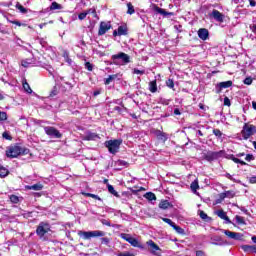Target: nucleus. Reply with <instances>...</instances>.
Instances as JSON below:
<instances>
[{
    "instance_id": "50",
    "label": "nucleus",
    "mask_w": 256,
    "mask_h": 256,
    "mask_svg": "<svg viewBox=\"0 0 256 256\" xmlns=\"http://www.w3.org/2000/svg\"><path fill=\"white\" fill-rule=\"evenodd\" d=\"M1 121H7V113L0 111V123Z\"/></svg>"
},
{
    "instance_id": "26",
    "label": "nucleus",
    "mask_w": 256,
    "mask_h": 256,
    "mask_svg": "<svg viewBox=\"0 0 256 256\" xmlns=\"http://www.w3.org/2000/svg\"><path fill=\"white\" fill-rule=\"evenodd\" d=\"M22 86L24 91H26V93H29V94L33 93V90L31 89V86H29V83H27V80H23Z\"/></svg>"
},
{
    "instance_id": "42",
    "label": "nucleus",
    "mask_w": 256,
    "mask_h": 256,
    "mask_svg": "<svg viewBox=\"0 0 256 256\" xmlns=\"http://www.w3.org/2000/svg\"><path fill=\"white\" fill-rule=\"evenodd\" d=\"M166 85H167V87H169V89H174V87H175V82H173V79H168V80L166 81Z\"/></svg>"
},
{
    "instance_id": "17",
    "label": "nucleus",
    "mask_w": 256,
    "mask_h": 256,
    "mask_svg": "<svg viewBox=\"0 0 256 256\" xmlns=\"http://www.w3.org/2000/svg\"><path fill=\"white\" fill-rule=\"evenodd\" d=\"M221 201H223L224 199H233V197H235V192L233 190H228L225 191L224 193H221L219 195Z\"/></svg>"
},
{
    "instance_id": "51",
    "label": "nucleus",
    "mask_w": 256,
    "mask_h": 256,
    "mask_svg": "<svg viewBox=\"0 0 256 256\" xmlns=\"http://www.w3.org/2000/svg\"><path fill=\"white\" fill-rule=\"evenodd\" d=\"M213 134H214L216 137H223V133H222L221 130H219V129H214V130H213Z\"/></svg>"
},
{
    "instance_id": "61",
    "label": "nucleus",
    "mask_w": 256,
    "mask_h": 256,
    "mask_svg": "<svg viewBox=\"0 0 256 256\" xmlns=\"http://www.w3.org/2000/svg\"><path fill=\"white\" fill-rule=\"evenodd\" d=\"M174 115H181V110H179V108H175Z\"/></svg>"
},
{
    "instance_id": "33",
    "label": "nucleus",
    "mask_w": 256,
    "mask_h": 256,
    "mask_svg": "<svg viewBox=\"0 0 256 256\" xmlns=\"http://www.w3.org/2000/svg\"><path fill=\"white\" fill-rule=\"evenodd\" d=\"M9 175V170L7 168L0 166V177H7Z\"/></svg>"
},
{
    "instance_id": "1",
    "label": "nucleus",
    "mask_w": 256,
    "mask_h": 256,
    "mask_svg": "<svg viewBox=\"0 0 256 256\" xmlns=\"http://www.w3.org/2000/svg\"><path fill=\"white\" fill-rule=\"evenodd\" d=\"M78 235H79V237H81V239H84V241H90V239H93L95 237H102L100 239L102 245L109 246V243H111V239L105 237V232H103L101 230L79 231Z\"/></svg>"
},
{
    "instance_id": "36",
    "label": "nucleus",
    "mask_w": 256,
    "mask_h": 256,
    "mask_svg": "<svg viewBox=\"0 0 256 256\" xmlns=\"http://www.w3.org/2000/svg\"><path fill=\"white\" fill-rule=\"evenodd\" d=\"M108 191H109V193L114 195V197H119V193L117 191H115V188L113 187V185L108 184Z\"/></svg>"
},
{
    "instance_id": "7",
    "label": "nucleus",
    "mask_w": 256,
    "mask_h": 256,
    "mask_svg": "<svg viewBox=\"0 0 256 256\" xmlns=\"http://www.w3.org/2000/svg\"><path fill=\"white\" fill-rule=\"evenodd\" d=\"M23 153V149L20 146H10L6 150V157H9L10 159H15V157H19Z\"/></svg>"
},
{
    "instance_id": "56",
    "label": "nucleus",
    "mask_w": 256,
    "mask_h": 256,
    "mask_svg": "<svg viewBox=\"0 0 256 256\" xmlns=\"http://www.w3.org/2000/svg\"><path fill=\"white\" fill-rule=\"evenodd\" d=\"M253 159H255V157H253V154H247L245 157L246 161H253Z\"/></svg>"
},
{
    "instance_id": "22",
    "label": "nucleus",
    "mask_w": 256,
    "mask_h": 256,
    "mask_svg": "<svg viewBox=\"0 0 256 256\" xmlns=\"http://www.w3.org/2000/svg\"><path fill=\"white\" fill-rule=\"evenodd\" d=\"M31 65H35V59L27 58L22 60V67H31Z\"/></svg>"
},
{
    "instance_id": "29",
    "label": "nucleus",
    "mask_w": 256,
    "mask_h": 256,
    "mask_svg": "<svg viewBox=\"0 0 256 256\" xmlns=\"http://www.w3.org/2000/svg\"><path fill=\"white\" fill-rule=\"evenodd\" d=\"M190 188L193 191V193H197V189H199V181L198 180H194L191 183Z\"/></svg>"
},
{
    "instance_id": "55",
    "label": "nucleus",
    "mask_w": 256,
    "mask_h": 256,
    "mask_svg": "<svg viewBox=\"0 0 256 256\" xmlns=\"http://www.w3.org/2000/svg\"><path fill=\"white\" fill-rule=\"evenodd\" d=\"M117 256H135V255L131 254L130 252H120L117 254Z\"/></svg>"
},
{
    "instance_id": "6",
    "label": "nucleus",
    "mask_w": 256,
    "mask_h": 256,
    "mask_svg": "<svg viewBox=\"0 0 256 256\" xmlns=\"http://www.w3.org/2000/svg\"><path fill=\"white\" fill-rule=\"evenodd\" d=\"M44 131L46 135L52 139H61V137H63V134H61V132H59V130L53 126H45Z\"/></svg>"
},
{
    "instance_id": "11",
    "label": "nucleus",
    "mask_w": 256,
    "mask_h": 256,
    "mask_svg": "<svg viewBox=\"0 0 256 256\" xmlns=\"http://www.w3.org/2000/svg\"><path fill=\"white\" fill-rule=\"evenodd\" d=\"M210 16H212L213 19L215 21H217L218 23H223V21L225 19V15H223V13L219 12V10H215V9L212 11Z\"/></svg>"
},
{
    "instance_id": "23",
    "label": "nucleus",
    "mask_w": 256,
    "mask_h": 256,
    "mask_svg": "<svg viewBox=\"0 0 256 256\" xmlns=\"http://www.w3.org/2000/svg\"><path fill=\"white\" fill-rule=\"evenodd\" d=\"M149 91L150 93H157V80L149 82Z\"/></svg>"
},
{
    "instance_id": "15",
    "label": "nucleus",
    "mask_w": 256,
    "mask_h": 256,
    "mask_svg": "<svg viewBox=\"0 0 256 256\" xmlns=\"http://www.w3.org/2000/svg\"><path fill=\"white\" fill-rule=\"evenodd\" d=\"M233 85V82L231 80L229 81H225V82H220L216 89H217V93H221V89H229V87H231Z\"/></svg>"
},
{
    "instance_id": "27",
    "label": "nucleus",
    "mask_w": 256,
    "mask_h": 256,
    "mask_svg": "<svg viewBox=\"0 0 256 256\" xmlns=\"http://www.w3.org/2000/svg\"><path fill=\"white\" fill-rule=\"evenodd\" d=\"M115 79H117V74L109 75L108 78H106L104 80V83H105V85H111V83H113V81H115Z\"/></svg>"
},
{
    "instance_id": "13",
    "label": "nucleus",
    "mask_w": 256,
    "mask_h": 256,
    "mask_svg": "<svg viewBox=\"0 0 256 256\" xmlns=\"http://www.w3.org/2000/svg\"><path fill=\"white\" fill-rule=\"evenodd\" d=\"M109 29H111V23L101 22L99 31H98V35H105V33H107V31H109Z\"/></svg>"
},
{
    "instance_id": "4",
    "label": "nucleus",
    "mask_w": 256,
    "mask_h": 256,
    "mask_svg": "<svg viewBox=\"0 0 256 256\" xmlns=\"http://www.w3.org/2000/svg\"><path fill=\"white\" fill-rule=\"evenodd\" d=\"M51 231V224L48 222H40L36 228V235L39 236V239L45 241V235Z\"/></svg>"
},
{
    "instance_id": "3",
    "label": "nucleus",
    "mask_w": 256,
    "mask_h": 256,
    "mask_svg": "<svg viewBox=\"0 0 256 256\" xmlns=\"http://www.w3.org/2000/svg\"><path fill=\"white\" fill-rule=\"evenodd\" d=\"M123 143V140L121 139H114V140H108L104 143L105 147H107L109 153H112V155H115V153L119 152V148L121 147V144Z\"/></svg>"
},
{
    "instance_id": "31",
    "label": "nucleus",
    "mask_w": 256,
    "mask_h": 256,
    "mask_svg": "<svg viewBox=\"0 0 256 256\" xmlns=\"http://www.w3.org/2000/svg\"><path fill=\"white\" fill-rule=\"evenodd\" d=\"M172 228L176 231V233H178V235H185V230L180 226H177V224H174Z\"/></svg>"
},
{
    "instance_id": "24",
    "label": "nucleus",
    "mask_w": 256,
    "mask_h": 256,
    "mask_svg": "<svg viewBox=\"0 0 256 256\" xmlns=\"http://www.w3.org/2000/svg\"><path fill=\"white\" fill-rule=\"evenodd\" d=\"M169 207H171V203L169 202V200H162L159 203V208L160 209L166 210V209H169Z\"/></svg>"
},
{
    "instance_id": "52",
    "label": "nucleus",
    "mask_w": 256,
    "mask_h": 256,
    "mask_svg": "<svg viewBox=\"0 0 256 256\" xmlns=\"http://www.w3.org/2000/svg\"><path fill=\"white\" fill-rule=\"evenodd\" d=\"M3 139H7L8 141H11L13 138L11 137V135H9V132H4L2 134Z\"/></svg>"
},
{
    "instance_id": "8",
    "label": "nucleus",
    "mask_w": 256,
    "mask_h": 256,
    "mask_svg": "<svg viewBox=\"0 0 256 256\" xmlns=\"http://www.w3.org/2000/svg\"><path fill=\"white\" fill-rule=\"evenodd\" d=\"M121 239H124V241H127V243H130V245H132V247H139L141 248V245L139 244V240H137L136 238L132 237L131 234H126V233H122L120 235Z\"/></svg>"
},
{
    "instance_id": "40",
    "label": "nucleus",
    "mask_w": 256,
    "mask_h": 256,
    "mask_svg": "<svg viewBox=\"0 0 256 256\" xmlns=\"http://www.w3.org/2000/svg\"><path fill=\"white\" fill-rule=\"evenodd\" d=\"M199 215H200V218L203 219V221H211V218H209L207 213H205L204 211H200Z\"/></svg>"
},
{
    "instance_id": "37",
    "label": "nucleus",
    "mask_w": 256,
    "mask_h": 256,
    "mask_svg": "<svg viewBox=\"0 0 256 256\" xmlns=\"http://www.w3.org/2000/svg\"><path fill=\"white\" fill-rule=\"evenodd\" d=\"M89 13H91V9L85 11V12H82L78 15V19L80 21H83V19H85L87 17V15H89Z\"/></svg>"
},
{
    "instance_id": "30",
    "label": "nucleus",
    "mask_w": 256,
    "mask_h": 256,
    "mask_svg": "<svg viewBox=\"0 0 256 256\" xmlns=\"http://www.w3.org/2000/svg\"><path fill=\"white\" fill-rule=\"evenodd\" d=\"M235 221L238 225H247V223L245 222V218H243L242 216L236 215Z\"/></svg>"
},
{
    "instance_id": "16",
    "label": "nucleus",
    "mask_w": 256,
    "mask_h": 256,
    "mask_svg": "<svg viewBox=\"0 0 256 256\" xmlns=\"http://www.w3.org/2000/svg\"><path fill=\"white\" fill-rule=\"evenodd\" d=\"M198 37L202 41H207V39H209V30H207L206 28H200L198 30Z\"/></svg>"
},
{
    "instance_id": "12",
    "label": "nucleus",
    "mask_w": 256,
    "mask_h": 256,
    "mask_svg": "<svg viewBox=\"0 0 256 256\" xmlns=\"http://www.w3.org/2000/svg\"><path fill=\"white\" fill-rule=\"evenodd\" d=\"M221 157V152L209 151L205 154L206 161H215Z\"/></svg>"
},
{
    "instance_id": "32",
    "label": "nucleus",
    "mask_w": 256,
    "mask_h": 256,
    "mask_svg": "<svg viewBox=\"0 0 256 256\" xmlns=\"http://www.w3.org/2000/svg\"><path fill=\"white\" fill-rule=\"evenodd\" d=\"M118 35L121 37L122 35H127V27L119 26L118 27Z\"/></svg>"
},
{
    "instance_id": "44",
    "label": "nucleus",
    "mask_w": 256,
    "mask_h": 256,
    "mask_svg": "<svg viewBox=\"0 0 256 256\" xmlns=\"http://www.w3.org/2000/svg\"><path fill=\"white\" fill-rule=\"evenodd\" d=\"M162 221H164V223H167L168 225H170V227H173L175 225V222H173V220L169 219V218H162Z\"/></svg>"
},
{
    "instance_id": "48",
    "label": "nucleus",
    "mask_w": 256,
    "mask_h": 256,
    "mask_svg": "<svg viewBox=\"0 0 256 256\" xmlns=\"http://www.w3.org/2000/svg\"><path fill=\"white\" fill-rule=\"evenodd\" d=\"M244 85H251L253 83V78L252 77H247L243 81Z\"/></svg>"
},
{
    "instance_id": "10",
    "label": "nucleus",
    "mask_w": 256,
    "mask_h": 256,
    "mask_svg": "<svg viewBox=\"0 0 256 256\" xmlns=\"http://www.w3.org/2000/svg\"><path fill=\"white\" fill-rule=\"evenodd\" d=\"M146 244L148 245L149 250L152 253V255H159V253H157V251H161V248H159V246L155 242H153V240L147 241Z\"/></svg>"
},
{
    "instance_id": "18",
    "label": "nucleus",
    "mask_w": 256,
    "mask_h": 256,
    "mask_svg": "<svg viewBox=\"0 0 256 256\" xmlns=\"http://www.w3.org/2000/svg\"><path fill=\"white\" fill-rule=\"evenodd\" d=\"M154 135L155 137H157V139H159V141H164V142L167 141V133L161 130H155Z\"/></svg>"
},
{
    "instance_id": "58",
    "label": "nucleus",
    "mask_w": 256,
    "mask_h": 256,
    "mask_svg": "<svg viewBox=\"0 0 256 256\" xmlns=\"http://www.w3.org/2000/svg\"><path fill=\"white\" fill-rule=\"evenodd\" d=\"M250 29L254 35H256V24L250 25Z\"/></svg>"
},
{
    "instance_id": "25",
    "label": "nucleus",
    "mask_w": 256,
    "mask_h": 256,
    "mask_svg": "<svg viewBox=\"0 0 256 256\" xmlns=\"http://www.w3.org/2000/svg\"><path fill=\"white\" fill-rule=\"evenodd\" d=\"M63 9V6L57 2H52L50 5V11H57Z\"/></svg>"
},
{
    "instance_id": "21",
    "label": "nucleus",
    "mask_w": 256,
    "mask_h": 256,
    "mask_svg": "<svg viewBox=\"0 0 256 256\" xmlns=\"http://www.w3.org/2000/svg\"><path fill=\"white\" fill-rule=\"evenodd\" d=\"M25 187L29 191H41L43 189V184L37 183V184L31 185V186L27 185Z\"/></svg>"
},
{
    "instance_id": "49",
    "label": "nucleus",
    "mask_w": 256,
    "mask_h": 256,
    "mask_svg": "<svg viewBox=\"0 0 256 256\" xmlns=\"http://www.w3.org/2000/svg\"><path fill=\"white\" fill-rule=\"evenodd\" d=\"M133 73L134 75H145V70H139L137 68H134Z\"/></svg>"
},
{
    "instance_id": "63",
    "label": "nucleus",
    "mask_w": 256,
    "mask_h": 256,
    "mask_svg": "<svg viewBox=\"0 0 256 256\" xmlns=\"http://www.w3.org/2000/svg\"><path fill=\"white\" fill-rule=\"evenodd\" d=\"M197 135H199V137H203V132H201V130H198Z\"/></svg>"
},
{
    "instance_id": "64",
    "label": "nucleus",
    "mask_w": 256,
    "mask_h": 256,
    "mask_svg": "<svg viewBox=\"0 0 256 256\" xmlns=\"http://www.w3.org/2000/svg\"><path fill=\"white\" fill-rule=\"evenodd\" d=\"M252 107H253V109H255V111H256V102H255V101L252 102Z\"/></svg>"
},
{
    "instance_id": "9",
    "label": "nucleus",
    "mask_w": 256,
    "mask_h": 256,
    "mask_svg": "<svg viewBox=\"0 0 256 256\" xmlns=\"http://www.w3.org/2000/svg\"><path fill=\"white\" fill-rule=\"evenodd\" d=\"M222 233L226 235V237H229V239H234V241H241L243 239V234L239 232H231L229 230H222Z\"/></svg>"
},
{
    "instance_id": "35",
    "label": "nucleus",
    "mask_w": 256,
    "mask_h": 256,
    "mask_svg": "<svg viewBox=\"0 0 256 256\" xmlns=\"http://www.w3.org/2000/svg\"><path fill=\"white\" fill-rule=\"evenodd\" d=\"M16 9H18V11L24 15L27 13V8L23 7V5H21L19 2L16 3Z\"/></svg>"
},
{
    "instance_id": "60",
    "label": "nucleus",
    "mask_w": 256,
    "mask_h": 256,
    "mask_svg": "<svg viewBox=\"0 0 256 256\" xmlns=\"http://www.w3.org/2000/svg\"><path fill=\"white\" fill-rule=\"evenodd\" d=\"M249 183L255 184L256 183V176H252L249 178Z\"/></svg>"
},
{
    "instance_id": "34",
    "label": "nucleus",
    "mask_w": 256,
    "mask_h": 256,
    "mask_svg": "<svg viewBox=\"0 0 256 256\" xmlns=\"http://www.w3.org/2000/svg\"><path fill=\"white\" fill-rule=\"evenodd\" d=\"M63 57L68 65H71V63H73V60L69 58V52L67 50L63 52Z\"/></svg>"
},
{
    "instance_id": "28",
    "label": "nucleus",
    "mask_w": 256,
    "mask_h": 256,
    "mask_svg": "<svg viewBox=\"0 0 256 256\" xmlns=\"http://www.w3.org/2000/svg\"><path fill=\"white\" fill-rule=\"evenodd\" d=\"M145 199H148V201H157V196H155V193L147 192L144 195Z\"/></svg>"
},
{
    "instance_id": "5",
    "label": "nucleus",
    "mask_w": 256,
    "mask_h": 256,
    "mask_svg": "<svg viewBox=\"0 0 256 256\" xmlns=\"http://www.w3.org/2000/svg\"><path fill=\"white\" fill-rule=\"evenodd\" d=\"M256 133V126L255 125H249V124H245L243 126V129L241 131V135L242 138L247 141V139H249V137L255 135Z\"/></svg>"
},
{
    "instance_id": "62",
    "label": "nucleus",
    "mask_w": 256,
    "mask_h": 256,
    "mask_svg": "<svg viewBox=\"0 0 256 256\" xmlns=\"http://www.w3.org/2000/svg\"><path fill=\"white\" fill-rule=\"evenodd\" d=\"M250 6L255 7L256 6V1L255 0H249Z\"/></svg>"
},
{
    "instance_id": "54",
    "label": "nucleus",
    "mask_w": 256,
    "mask_h": 256,
    "mask_svg": "<svg viewBox=\"0 0 256 256\" xmlns=\"http://www.w3.org/2000/svg\"><path fill=\"white\" fill-rule=\"evenodd\" d=\"M224 105H226V107H231V100L229 97L224 98Z\"/></svg>"
},
{
    "instance_id": "45",
    "label": "nucleus",
    "mask_w": 256,
    "mask_h": 256,
    "mask_svg": "<svg viewBox=\"0 0 256 256\" xmlns=\"http://www.w3.org/2000/svg\"><path fill=\"white\" fill-rule=\"evenodd\" d=\"M84 195L86 197H91L92 199H97L98 201H101V198L95 194H91V193H84Z\"/></svg>"
},
{
    "instance_id": "47",
    "label": "nucleus",
    "mask_w": 256,
    "mask_h": 256,
    "mask_svg": "<svg viewBox=\"0 0 256 256\" xmlns=\"http://www.w3.org/2000/svg\"><path fill=\"white\" fill-rule=\"evenodd\" d=\"M232 161H234V163H240V165H247L246 163H245V161H242V160H240L239 158H236V157H234V156H232Z\"/></svg>"
},
{
    "instance_id": "53",
    "label": "nucleus",
    "mask_w": 256,
    "mask_h": 256,
    "mask_svg": "<svg viewBox=\"0 0 256 256\" xmlns=\"http://www.w3.org/2000/svg\"><path fill=\"white\" fill-rule=\"evenodd\" d=\"M85 69H87V71H93V64H91L90 62H86Z\"/></svg>"
},
{
    "instance_id": "41",
    "label": "nucleus",
    "mask_w": 256,
    "mask_h": 256,
    "mask_svg": "<svg viewBox=\"0 0 256 256\" xmlns=\"http://www.w3.org/2000/svg\"><path fill=\"white\" fill-rule=\"evenodd\" d=\"M58 94H59V89L57 88V86H54L50 92V97H56V95Z\"/></svg>"
},
{
    "instance_id": "38",
    "label": "nucleus",
    "mask_w": 256,
    "mask_h": 256,
    "mask_svg": "<svg viewBox=\"0 0 256 256\" xmlns=\"http://www.w3.org/2000/svg\"><path fill=\"white\" fill-rule=\"evenodd\" d=\"M127 8L128 15H133V13H135V8L133 7V4H131V2L127 3Z\"/></svg>"
},
{
    "instance_id": "20",
    "label": "nucleus",
    "mask_w": 256,
    "mask_h": 256,
    "mask_svg": "<svg viewBox=\"0 0 256 256\" xmlns=\"http://www.w3.org/2000/svg\"><path fill=\"white\" fill-rule=\"evenodd\" d=\"M97 139H99V135L97 133L88 132L85 135L86 141H97Z\"/></svg>"
},
{
    "instance_id": "39",
    "label": "nucleus",
    "mask_w": 256,
    "mask_h": 256,
    "mask_svg": "<svg viewBox=\"0 0 256 256\" xmlns=\"http://www.w3.org/2000/svg\"><path fill=\"white\" fill-rule=\"evenodd\" d=\"M211 244L212 245H221V244H219V241H221V237H219V236H213V237H211Z\"/></svg>"
},
{
    "instance_id": "2",
    "label": "nucleus",
    "mask_w": 256,
    "mask_h": 256,
    "mask_svg": "<svg viewBox=\"0 0 256 256\" xmlns=\"http://www.w3.org/2000/svg\"><path fill=\"white\" fill-rule=\"evenodd\" d=\"M111 65H128L131 63V56L124 52H119L111 56Z\"/></svg>"
},
{
    "instance_id": "43",
    "label": "nucleus",
    "mask_w": 256,
    "mask_h": 256,
    "mask_svg": "<svg viewBox=\"0 0 256 256\" xmlns=\"http://www.w3.org/2000/svg\"><path fill=\"white\" fill-rule=\"evenodd\" d=\"M225 177H227V179H230V181H233V183H241L240 180H237V179L233 178V176L229 173H226Z\"/></svg>"
},
{
    "instance_id": "19",
    "label": "nucleus",
    "mask_w": 256,
    "mask_h": 256,
    "mask_svg": "<svg viewBox=\"0 0 256 256\" xmlns=\"http://www.w3.org/2000/svg\"><path fill=\"white\" fill-rule=\"evenodd\" d=\"M154 11L156 13H159L160 15H163L164 17H167V15H169L170 17H173V12H167L165 11V9H162L159 6H155Z\"/></svg>"
},
{
    "instance_id": "59",
    "label": "nucleus",
    "mask_w": 256,
    "mask_h": 256,
    "mask_svg": "<svg viewBox=\"0 0 256 256\" xmlns=\"http://www.w3.org/2000/svg\"><path fill=\"white\" fill-rule=\"evenodd\" d=\"M102 225H106L107 227H111V222L108 220H102Z\"/></svg>"
},
{
    "instance_id": "14",
    "label": "nucleus",
    "mask_w": 256,
    "mask_h": 256,
    "mask_svg": "<svg viewBox=\"0 0 256 256\" xmlns=\"http://www.w3.org/2000/svg\"><path fill=\"white\" fill-rule=\"evenodd\" d=\"M215 215L219 217L220 219H223L226 223L231 224V219H229V216H227V212H224L223 209L215 211Z\"/></svg>"
},
{
    "instance_id": "57",
    "label": "nucleus",
    "mask_w": 256,
    "mask_h": 256,
    "mask_svg": "<svg viewBox=\"0 0 256 256\" xmlns=\"http://www.w3.org/2000/svg\"><path fill=\"white\" fill-rule=\"evenodd\" d=\"M196 256H207L203 250H197L196 251Z\"/></svg>"
},
{
    "instance_id": "46",
    "label": "nucleus",
    "mask_w": 256,
    "mask_h": 256,
    "mask_svg": "<svg viewBox=\"0 0 256 256\" xmlns=\"http://www.w3.org/2000/svg\"><path fill=\"white\" fill-rule=\"evenodd\" d=\"M10 201H11V203L17 204V203H19V198H18L17 195H11L10 196Z\"/></svg>"
}]
</instances>
